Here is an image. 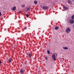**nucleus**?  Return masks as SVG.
<instances>
[{
    "label": "nucleus",
    "instance_id": "nucleus-1",
    "mask_svg": "<svg viewBox=\"0 0 74 74\" xmlns=\"http://www.w3.org/2000/svg\"><path fill=\"white\" fill-rule=\"evenodd\" d=\"M71 31V30L70 29V27H69L68 28L66 29V32L67 33H69V32H70Z\"/></svg>",
    "mask_w": 74,
    "mask_h": 74
},
{
    "label": "nucleus",
    "instance_id": "nucleus-2",
    "mask_svg": "<svg viewBox=\"0 0 74 74\" xmlns=\"http://www.w3.org/2000/svg\"><path fill=\"white\" fill-rule=\"evenodd\" d=\"M52 59L53 60H56V57L55 56V54H54L52 56Z\"/></svg>",
    "mask_w": 74,
    "mask_h": 74
},
{
    "label": "nucleus",
    "instance_id": "nucleus-3",
    "mask_svg": "<svg viewBox=\"0 0 74 74\" xmlns=\"http://www.w3.org/2000/svg\"><path fill=\"white\" fill-rule=\"evenodd\" d=\"M49 8L47 6H43L42 7V8L45 10H47V9H48Z\"/></svg>",
    "mask_w": 74,
    "mask_h": 74
},
{
    "label": "nucleus",
    "instance_id": "nucleus-4",
    "mask_svg": "<svg viewBox=\"0 0 74 74\" xmlns=\"http://www.w3.org/2000/svg\"><path fill=\"white\" fill-rule=\"evenodd\" d=\"M69 22L71 24H73L74 22V21L73 20H69Z\"/></svg>",
    "mask_w": 74,
    "mask_h": 74
},
{
    "label": "nucleus",
    "instance_id": "nucleus-5",
    "mask_svg": "<svg viewBox=\"0 0 74 74\" xmlns=\"http://www.w3.org/2000/svg\"><path fill=\"white\" fill-rule=\"evenodd\" d=\"M20 73H21V74H22L23 73V70L21 69L20 70Z\"/></svg>",
    "mask_w": 74,
    "mask_h": 74
},
{
    "label": "nucleus",
    "instance_id": "nucleus-6",
    "mask_svg": "<svg viewBox=\"0 0 74 74\" xmlns=\"http://www.w3.org/2000/svg\"><path fill=\"white\" fill-rule=\"evenodd\" d=\"M16 8V7L14 6L13 7V8L12 9V10H13V11H15Z\"/></svg>",
    "mask_w": 74,
    "mask_h": 74
},
{
    "label": "nucleus",
    "instance_id": "nucleus-7",
    "mask_svg": "<svg viewBox=\"0 0 74 74\" xmlns=\"http://www.w3.org/2000/svg\"><path fill=\"white\" fill-rule=\"evenodd\" d=\"M63 8L65 10H67V9H68V8L66 6H64V7H63Z\"/></svg>",
    "mask_w": 74,
    "mask_h": 74
},
{
    "label": "nucleus",
    "instance_id": "nucleus-8",
    "mask_svg": "<svg viewBox=\"0 0 74 74\" xmlns=\"http://www.w3.org/2000/svg\"><path fill=\"white\" fill-rule=\"evenodd\" d=\"M34 4H37V1H34Z\"/></svg>",
    "mask_w": 74,
    "mask_h": 74
},
{
    "label": "nucleus",
    "instance_id": "nucleus-9",
    "mask_svg": "<svg viewBox=\"0 0 74 74\" xmlns=\"http://www.w3.org/2000/svg\"><path fill=\"white\" fill-rule=\"evenodd\" d=\"M11 58H10L9 60V62L11 63Z\"/></svg>",
    "mask_w": 74,
    "mask_h": 74
},
{
    "label": "nucleus",
    "instance_id": "nucleus-10",
    "mask_svg": "<svg viewBox=\"0 0 74 74\" xmlns=\"http://www.w3.org/2000/svg\"><path fill=\"white\" fill-rule=\"evenodd\" d=\"M63 48L64 49H68V47H63Z\"/></svg>",
    "mask_w": 74,
    "mask_h": 74
},
{
    "label": "nucleus",
    "instance_id": "nucleus-11",
    "mask_svg": "<svg viewBox=\"0 0 74 74\" xmlns=\"http://www.w3.org/2000/svg\"><path fill=\"white\" fill-rule=\"evenodd\" d=\"M55 30H58V29H59V27H55Z\"/></svg>",
    "mask_w": 74,
    "mask_h": 74
},
{
    "label": "nucleus",
    "instance_id": "nucleus-12",
    "mask_svg": "<svg viewBox=\"0 0 74 74\" xmlns=\"http://www.w3.org/2000/svg\"><path fill=\"white\" fill-rule=\"evenodd\" d=\"M28 55L29 57H31L32 56V55L31 54L29 53L28 54Z\"/></svg>",
    "mask_w": 74,
    "mask_h": 74
},
{
    "label": "nucleus",
    "instance_id": "nucleus-13",
    "mask_svg": "<svg viewBox=\"0 0 74 74\" xmlns=\"http://www.w3.org/2000/svg\"><path fill=\"white\" fill-rule=\"evenodd\" d=\"M71 18L72 19H74V15H73L72 17H71Z\"/></svg>",
    "mask_w": 74,
    "mask_h": 74
},
{
    "label": "nucleus",
    "instance_id": "nucleus-14",
    "mask_svg": "<svg viewBox=\"0 0 74 74\" xmlns=\"http://www.w3.org/2000/svg\"><path fill=\"white\" fill-rule=\"evenodd\" d=\"M68 3L69 4H71V2L70 1V0H68Z\"/></svg>",
    "mask_w": 74,
    "mask_h": 74
},
{
    "label": "nucleus",
    "instance_id": "nucleus-15",
    "mask_svg": "<svg viewBox=\"0 0 74 74\" xmlns=\"http://www.w3.org/2000/svg\"><path fill=\"white\" fill-rule=\"evenodd\" d=\"M47 53L48 54H50V51H49L47 50Z\"/></svg>",
    "mask_w": 74,
    "mask_h": 74
},
{
    "label": "nucleus",
    "instance_id": "nucleus-16",
    "mask_svg": "<svg viewBox=\"0 0 74 74\" xmlns=\"http://www.w3.org/2000/svg\"><path fill=\"white\" fill-rule=\"evenodd\" d=\"M22 7H25V4H24L23 5H22Z\"/></svg>",
    "mask_w": 74,
    "mask_h": 74
},
{
    "label": "nucleus",
    "instance_id": "nucleus-17",
    "mask_svg": "<svg viewBox=\"0 0 74 74\" xmlns=\"http://www.w3.org/2000/svg\"><path fill=\"white\" fill-rule=\"evenodd\" d=\"M26 15L27 17V18H28L29 17V15L26 14Z\"/></svg>",
    "mask_w": 74,
    "mask_h": 74
},
{
    "label": "nucleus",
    "instance_id": "nucleus-18",
    "mask_svg": "<svg viewBox=\"0 0 74 74\" xmlns=\"http://www.w3.org/2000/svg\"><path fill=\"white\" fill-rule=\"evenodd\" d=\"M27 27H25L24 28V29H25V30H26V29H27Z\"/></svg>",
    "mask_w": 74,
    "mask_h": 74
},
{
    "label": "nucleus",
    "instance_id": "nucleus-19",
    "mask_svg": "<svg viewBox=\"0 0 74 74\" xmlns=\"http://www.w3.org/2000/svg\"><path fill=\"white\" fill-rule=\"evenodd\" d=\"M30 8H27V11H28V10H30Z\"/></svg>",
    "mask_w": 74,
    "mask_h": 74
},
{
    "label": "nucleus",
    "instance_id": "nucleus-20",
    "mask_svg": "<svg viewBox=\"0 0 74 74\" xmlns=\"http://www.w3.org/2000/svg\"><path fill=\"white\" fill-rule=\"evenodd\" d=\"M2 14L1 12H0V16H1Z\"/></svg>",
    "mask_w": 74,
    "mask_h": 74
},
{
    "label": "nucleus",
    "instance_id": "nucleus-21",
    "mask_svg": "<svg viewBox=\"0 0 74 74\" xmlns=\"http://www.w3.org/2000/svg\"><path fill=\"white\" fill-rule=\"evenodd\" d=\"M21 13V11H19V12H18V13H19V14H20V13Z\"/></svg>",
    "mask_w": 74,
    "mask_h": 74
},
{
    "label": "nucleus",
    "instance_id": "nucleus-22",
    "mask_svg": "<svg viewBox=\"0 0 74 74\" xmlns=\"http://www.w3.org/2000/svg\"><path fill=\"white\" fill-rule=\"evenodd\" d=\"M45 59H47V57H45Z\"/></svg>",
    "mask_w": 74,
    "mask_h": 74
},
{
    "label": "nucleus",
    "instance_id": "nucleus-23",
    "mask_svg": "<svg viewBox=\"0 0 74 74\" xmlns=\"http://www.w3.org/2000/svg\"><path fill=\"white\" fill-rule=\"evenodd\" d=\"M1 61H0V64H1Z\"/></svg>",
    "mask_w": 74,
    "mask_h": 74
},
{
    "label": "nucleus",
    "instance_id": "nucleus-24",
    "mask_svg": "<svg viewBox=\"0 0 74 74\" xmlns=\"http://www.w3.org/2000/svg\"><path fill=\"white\" fill-rule=\"evenodd\" d=\"M56 56H57V53H56Z\"/></svg>",
    "mask_w": 74,
    "mask_h": 74
}]
</instances>
